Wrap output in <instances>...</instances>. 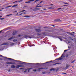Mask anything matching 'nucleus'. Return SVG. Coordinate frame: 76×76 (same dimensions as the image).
Masks as SVG:
<instances>
[{
  "label": "nucleus",
  "mask_w": 76,
  "mask_h": 76,
  "mask_svg": "<svg viewBox=\"0 0 76 76\" xmlns=\"http://www.w3.org/2000/svg\"><path fill=\"white\" fill-rule=\"evenodd\" d=\"M72 33H73V34H75V32H72Z\"/></svg>",
  "instance_id": "774afa93"
},
{
  "label": "nucleus",
  "mask_w": 76,
  "mask_h": 76,
  "mask_svg": "<svg viewBox=\"0 0 76 76\" xmlns=\"http://www.w3.org/2000/svg\"><path fill=\"white\" fill-rule=\"evenodd\" d=\"M68 6L67 5H64L63 6H63Z\"/></svg>",
  "instance_id": "13d9d810"
},
{
  "label": "nucleus",
  "mask_w": 76,
  "mask_h": 76,
  "mask_svg": "<svg viewBox=\"0 0 76 76\" xmlns=\"http://www.w3.org/2000/svg\"><path fill=\"white\" fill-rule=\"evenodd\" d=\"M2 31H3V30H1V31H0V34L1 33V32H2Z\"/></svg>",
  "instance_id": "4d7b16f0"
},
{
  "label": "nucleus",
  "mask_w": 76,
  "mask_h": 76,
  "mask_svg": "<svg viewBox=\"0 0 76 76\" xmlns=\"http://www.w3.org/2000/svg\"><path fill=\"white\" fill-rule=\"evenodd\" d=\"M17 2H18V1H15L14 2H13V3L14 4H16V3H17Z\"/></svg>",
  "instance_id": "a878e982"
},
{
  "label": "nucleus",
  "mask_w": 76,
  "mask_h": 76,
  "mask_svg": "<svg viewBox=\"0 0 76 76\" xmlns=\"http://www.w3.org/2000/svg\"><path fill=\"white\" fill-rule=\"evenodd\" d=\"M75 60H74L73 61H72L71 62V63H73L74 62H75Z\"/></svg>",
  "instance_id": "c9c22d12"
},
{
  "label": "nucleus",
  "mask_w": 76,
  "mask_h": 76,
  "mask_svg": "<svg viewBox=\"0 0 76 76\" xmlns=\"http://www.w3.org/2000/svg\"><path fill=\"white\" fill-rule=\"evenodd\" d=\"M42 73L43 74H45V72H42Z\"/></svg>",
  "instance_id": "37998d69"
},
{
  "label": "nucleus",
  "mask_w": 76,
  "mask_h": 76,
  "mask_svg": "<svg viewBox=\"0 0 76 76\" xmlns=\"http://www.w3.org/2000/svg\"><path fill=\"white\" fill-rule=\"evenodd\" d=\"M11 67L12 69H15V66L13 65H12L11 66Z\"/></svg>",
  "instance_id": "ddd939ff"
},
{
  "label": "nucleus",
  "mask_w": 76,
  "mask_h": 76,
  "mask_svg": "<svg viewBox=\"0 0 76 76\" xmlns=\"http://www.w3.org/2000/svg\"><path fill=\"white\" fill-rule=\"evenodd\" d=\"M42 7V6H39V7Z\"/></svg>",
  "instance_id": "052dcab7"
},
{
  "label": "nucleus",
  "mask_w": 76,
  "mask_h": 76,
  "mask_svg": "<svg viewBox=\"0 0 76 76\" xmlns=\"http://www.w3.org/2000/svg\"><path fill=\"white\" fill-rule=\"evenodd\" d=\"M18 5H18V4L14 5L13 6H12V7H16L17 6H18Z\"/></svg>",
  "instance_id": "dca6fc26"
},
{
  "label": "nucleus",
  "mask_w": 76,
  "mask_h": 76,
  "mask_svg": "<svg viewBox=\"0 0 76 76\" xmlns=\"http://www.w3.org/2000/svg\"><path fill=\"white\" fill-rule=\"evenodd\" d=\"M35 1V0H29L28 1V2H29V1Z\"/></svg>",
  "instance_id": "5701e85b"
},
{
  "label": "nucleus",
  "mask_w": 76,
  "mask_h": 76,
  "mask_svg": "<svg viewBox=\"0 0 76 76\" xmlns=\"http://www.w3.org/2000/svg\"><path fill=\"white\" fill-rule=\"evenodd\" d=\"M69 38L71 39L73 41V38H72L71 37H69Z\"/></svg>",
  "instance_id": "c85d7f7f"
},
{
  "label": "nucleus",
  "mask_w": 76,
  "mask_h": 76,
  "mask_svg": "<svg viewBox=\"0 0 76 76\" xmlns=\"http://www.w3.org/2000/svg\"><path fill=\"white\" fill-rule=\"evenodd\" d=\"M48 68H39L37 69V70H41V69H48Z\"/></svg>",
  "instance_id": "1a4fd4ad"
},
{
  "label": "nucleus",
  "mask_w": 76,
  "mask_h": 76,
  "mask_svg": "<svg viewBox=\"0 0 76 76\" xmlns=\"http://www.w3.org/2000/svg\"><path fill=\"white\" fill-rule=\"evenodd\" d=\"M36 7H39V6H37Z\"/></svg>",
  "instance_id": "680f3d73"
},
{
  "label": "nucleus",
  "mask_w": 76,
  "mask_h": 76,
  "mask_svg": "<svg viewBox=\"0 0 76 76\" xmlns=\"http://www.w3.org/2000/svg\"><path fill=\"white\" fill-rule=\"evenodd\" d=\"M12 15V14H11L10 15H8L7 16H10V15Z\"/></svg>",
  "instance_id": "603ef678"
},
{
  "label": "nucleus",
  "mask_w": 76,
  "mask_h": 76,
  "mask_svg": "<svg viewBox=\"0 0 76 76\" xmlns=\"http://www.w3.org/2000/svg\"><path fill=\"white\" fill-rule=\"evenodd\" d=\"M64 3V4H68V5H69V4L68 3H64V2H63Z\"/></svg>",
  "instance_id": "bb28decb"
},
{
  "label": "nucleus",
  "mask_w": 76,
  "mask_h": 76,
  "mask_svg": "<svg viewBox=\"0 0 76 76\" xmlns=\"http://www.w3.org/2000/svg\"><path fill=\"white\" fill-rule=\"evenodd\" d=\"M14 44H15V43H12L11 44V45H14Z\"/></svg>",
  "instance_id": "c756f323"
},
{
  "label": "nucleus",
  "mask_w": 76,
  "mask_h": 76,
  "mask_svg": "<svg viewBox=\"0 0 76 76\" xmlns=\"http://www.w3.org/2000/svg\"><path fill=\"white\" fill-rule=\"evenodd\" d=\"M25 70H26V71H27V70H28V69H26Z\"/></svg>",
  "instance_id": "0e129e2a"
},
{
  "label": "nucleus",
  "mask_w": 76,
  "mask_h": 76,
  "mask_svg": "<svg viewBox=\"0 0 76 76\" xmlns=\"http://www.w3.org/2000/svg\"><path fill=\"white\" fill-rule=\"evenodd\" d=\"M62 74H64V75H66V73H62Z\"/></svg>",
  "instance_id": "8fccbe9b"
},
{
  "label": "nucleus",
  "mask_w": 76,
  "mask_h": 76,
  "mask_svg": "<svg viewBox=\"0 0 76 76\" xmlns=\"http://www.w3.org/2000/svg\"><path fill=\"white\" fill-rule=\"evenodd\" d=\"M24 17V18H30V16H23Z\"/></svg>",
  "instance_id": "f3484780"
},
{
  "label": "nucleus",
  "mask_w": 76,
  "mask_h": 76,
  "mask_svg": "<svg viewBox=\"0 0 76 76\" xmlns=\"http://www.w3.org/2000/svg\"><path fill=\"white\" fill-rule=\"evenodd\" d=\"M39 1V0H37L35 1L34 2V3H36L37 1Z\"/></svg>",
  "instance_id": "4c0bfd02"
},
{
  "label": "nucleus",
  "mask_w": 76,
  "mask_h": 76,
  "mask_svg": "<svg viewBox=\"0 0 76 76\" xmlns=\"http://www.w3.org/2000/svg\"><path fill=\"white\" fill-rule=\"evenodd\" d=\"M18 37H20V35L19 34V35H18Z\"/></svg>",
  "instance_id": "6e6d98bb"
},
{
  "label": "nucleus",
  "mask_w": 76,
  "mask_h": 76,
  "mask_svg": "<svg viewBox=\"0 0 76 76\" xmlns=\"http://www.w3.org/2000/svg\"><path fill=\"white\" fill-rule=\"evenodd\" d=\"M70 34L71 35H72V36H73V37H75V35H74V34L71 33H70Z\"/></svg>",
  "instance_id": "b1692460"
},
{
  "label": "nucleus",
  "mask_w": 76,
  "mask_h": 76,
  "mask_svg": "<svg viewBox=\"0 0 76 76\" xmlns=\"http://www.w3.org/2000/svg\"><path fill=\"white\" fill-rule=\"evenodd\" d=\"M23 13H21L19 15V16H20V15H23Z\"/></svg>",
  "instance_id": "79ce46f5"
},
{
  "label": "nucleus",
  "mask_w": 76,
  "mask_h": 76,
  "mask_svg": "<svg viewBox=\"0 0 76 76\" xmlns=\"http://www.w3.org/2000/svg\"><path fill=\"white\" fill-rule=\"evenodd\" d=\"M50 6H54V4H51Z\"/></svg>",
  "instance_id": "bf43d9fd"
},
{
  "label": "nucleus",
  "mask_w": 76,
  "mask_h": 76,
  "mask_svg": "<svg viewBox=\"0 0 76 76\" xmlns=\"http://www.w3.org/2000/svg\"><path fill=\"white\" fill-rule=\"evenodd\" d=\"M19 67H20V65H17L15 66V68H16V69H19Z\"/></svg>",
  "instance_id": "9b49d317"
},
{
  "label": "nucleus",
  "mask_w": 76,
  "mask_h": 76,
  "mask_svg": "<svg viewBox=\"0 0 76 76\" xmlns=\"http://www.w3.org/2000/svg\"><path fill=\"white\" fill-rule=\"evenodd\" d=\"M33 72H35L37 71V69H33Z\"/></svg>",
  "instance_id": "cd10ccee"
},
{
  "label": "nucleus",
  "mask_w": 76,
  "mask_h": 76,
  "mask_svg": "<svg viewBox=\"0 0 76 76\" xmlns=\"http://www.w3.org/2000/svg\"><path fill=\"white\" fill-rule=\"evenodd\" d=\"M23 38H32V37L30 36H28L27 35H25L24 36Z\"/></svg>",
  "instance_id": "423d86ee"
},
{
  "label": "nucleus",
  "mask_w": 76,
  "mask_h": 76,
  "mask_svg": "<svg viewBox=\"0 0 76 76\" xmlns=\"http://www.w3.org/2000/svg\"><path fill=\"white\" fill-rule=\"evenodd\" d=\"M56 64H60V63H57L53 64V65H56Z\"/></svg>",
  "instance_id": "aec40b11"
},
{
  "label": "nucleus",
  "mask_w": 76,
  "mask_h": 76,
  "mask_svg": "<svg viewBox=\"0 0 76 76\" xmlns=\"http://www.w3.org/2000/svg\"><path fill=\"white\" fill-rule=\"evenodd\" d=\"M43 35H46V34H45V33H43Z\"/></svg>",
  "instance_id": "a19ab883"
},
{
  "label": "nucleus",
  "mask_w": 76,
  "mask_h": 76,
  "mask_svg": "<svg viewBox=\"0 0 76 76\" xmlns=\"http://www.w3.org/2000/svg\"><path fill=\"white\" fill-rule=\"evenodd\" d=\"M14 38H16V37H12L10 38H9L8 39V41H9V40H11L12 39H14Z\"/></svg>",
  "instance_id": "0eeeda50"
},
{
  "label": "nucleus",
  "mask_w": 76,
  "mask_h": 76,
  "mask_svg": "<svg viewBox=\"0 0 76 76\" xmlns=\"http://www.w3.org/2000/svg\"><path fill=\"white\" fill-rule=\"evenodd\" d=\"M69 49H68L67 50H66L64 51V52H66V51H68V50H69Z\"/></svg>",
  "instance_id": "7c9ffc66"
},
{
  "label": "nucleus",
  "mask_w": 76,
  "mask_h": 76,
  "mask_svg": "<svg viewBox=\"0 0 76 76\" xmlns=\"http://www.w3.org/2000/svg\"><path fill=\"white\" fill-rule=\"evenodd\" d=\"M59 39H60V41H62V39H61V38H60Z\"/></svg>",
  "instance_id": "3c124183"
},
{
  "label": "nucleus",
  "mask_w": 76,
  "mask_h": 76,
  "mask_svg": "<svg viewBox=\"0 0 76 76\" xmlns=\"http://www.w3.org/2000/svg\"><path fill=\"white\" fill-rule=\"evenodd\" d=\"M11 60H13L14 61H16V62H19V64H23V63H25V62H22L21 61H16L14 59H12Z\"/></svg>",
  "instance_id": "f257e3e1"
},
{
  "label": "nucleus",
  "mask_w": 76,
  "mask_h": 76,
  "mask_svg": "<svg viewBox=\"0 0 76 76\" xmlns=\"http://www.w3.org/2000/svg\"><path fill=\"white\" fill-rule=\"evenodd\" d=\"M54 21H55V22H61V20H60V19H56L55 20H54Z\"/></svg>",
  "instance_id": "39448f33"
},
{
  "label": "nucleus",
  "mask_w": 76,
  "mask_h": 76,
  "mask_svg": "<svg viewBox=\"0 0 76 76\" xmlns=\"http://www.w3.org/2000/svg\"><path fill=\"white\" fill-rule=\"evenodd\" d=\"M70 65H66V68H68L69 67H70Z\"/></svg>",
  "instance_id": "393cba45"
},
{
  "label": "nucleus",
  "mask_w": 76,
  "mask_h": 76,
  "mask_svg": "<svg viewBox=\"0 0 76 76\" xmlns=\"http://www.w3.org/2000/svg\"><path fill=\"white\" fill-rule=\"evenodd\" d=\"M20 70H22V69H23V68H20Z\"/></svg>",
  "instance_id": "5fc2aeb1"
},
{
  "label": "nucleus",
  "mask_w": 76,
  "mask_h": 76,
  "mask_svg": "<svg viewBox=\"0 0 76 76\" xmlns=\"http://www.w3.org/2000/svg\"><path fill=\"white\" fill-rule=\"evenodd\" d=\"M52 26H53V27H54L55 26L53 25Z\"/></svg>",
  "instance_id": "e2e57ef3"
},
{
  "label": "nucleus",
  "mask_w": 76,
  "mask_h": 76,
  "mask_svg": "<svg viewBox=\"0 0 76 76\" xmlns=\"http://www.w3.org/2000/svg\"><path fill=\"white\" fill-rule=\"evenodd\" d=\"M37 35H41V34H39V33H37Z\"/></svg>",
  "instance_id": "473e14b6"
},
{
  "label": "nucleus",
  "mask_w": 76,
  "mask_h": 76,
  "mask_svg": "<svg viewBox=\"0 0 76 76\" xmlns=\"http://www.w3.org/2000/svg\"><path fill=\"white\" fill-rule=\"evenodd\" d=\"M0 57H3L6 60H7V59H8V60H12V59L11 58H7V57H4V56L3 57V56L1 55H0Z\"/></svg>",
  "instance_id": "7ed1b4c3"
},
{
  "label": "nucleus",
  "mask_w": 76,
  "mask_h": 76,
  "mask_svg": "<svg viewBox=\"0 0 76 76\" xmlns=\"http://www.w3.org/2000/svg\"><path fill=\"white\" fill-rule=\"evenodd\" d=\"M48 9H53V8L51 7H50L48 8Z\"/></svg>",
  "instance_id": "72a5a7b5"
},
{
  "label": "nucleus",
  "mask_w": 76,
  "mask_h": 76,
  "mask_svg": "<svg viewBox=\"0 0 76 76\" xmlns=\"http://www.w3.org/2000/svg\"><path fill=\"white\" fill-rule=\"evenodd\" d=\"M18 41V40H17V39H15L13 40V41L14 42H15V41Z\"/></svg>",
  "instance_id": "a211bd4d"
},
{
  "label": "nucleus",
  "mask_w": 76,
  "mask_h": 76,
  "mask_svg": "<svg viewBox=\"0 0 76 76\" xmlns=\"http://www.w3.org/2000/svg\"><path fill=\"white\" fill-rule=\"evenodd\" d=\"M23 1L22 0H20L18 1V2H20V1Z\"/></svg>",
  "instance_id": "09e8293b"
},
{
  "label": "nucleus",
  "mask_w": 76,
  "mask_h": 76,
  "mask_svg": "<svg viewBox=\"0 0 76 76\" xmlns=\"http://www.w3.org/2000/svg\"><path fill=\"white\" fill-rule=\"evenodd\" d=\"M27 64H39V63H37V64H32V63H26Z\"/></svg>",
  "instance_id": "2eb2a0df"
},
{
  "label": "nucleus",
  "mask_w": 76,
  "mask_h": 76,
  "mask_svg": "<svg viewBox=\"0 0 76 76\" xmlns=\"http://www.w3.org/2000/svg\"><path fill=\"white\" fill-rule=\"evenodd\" d=\"M16 34H17V31H14L12 33V34L15 35H16Z\"/></svg>",
  "instance_id": "f8f14e48"
},
{
  "label": "nucleus",
  "mask_w": 76,
  "mask_h": 76,
  "mask_svg": "<svg viewBox=\"0 0 76 76\" xmlns=\"http://www.w3.org/2000/svg\"><path fill=\"white\" fill-rule=\"evenodd\" d=\"M43 10H47V9H43Z\"/></svg>",
  "instance_id": "338daca9"
},
{
  "label": "nucleus",
  "mask_w": 76,
  "mask_h": 76,
  "mask_svg": "<svg viewBox=\"0 0 76 76\" xmlns=\"http://www.w3.org/2000/svg\"><path fill=\"white\" fill-rule=\"evenodd\" d=\"M64 56V53L62 54V56L61 57L59 58L58 59H57L56 60H63V58L62 57H65V56Z\"/></svg>",
  "instance_id": "f03ea898"
},
{
  "label": "nucleus",
  "mask_w": 76,
  "mask_h": 76,
  "mask_svg": "<svg viewBox=\"0 0 76 76\" xmlns=\"http://www.w3.org/2000/svg\"><path fill=\"white\" fill-rule=\"evenodd\" d=\"M42 2H43V1H41V2L39 3V4H41V3H42Z\"/></svg>",
  "instance_id": "c03bdc74"
},
{
  "label": "nucleus",
  "mask_w": 76,
  "mask_h": 76,
  "mask_svg": "<svg viewBox=\"0 0 76 76\" xmlns=\"http://www.w3.org/2000/svg\"><path fill=\"white\" fill-rule=\"evenodd\" d=\"M68 56H69V55H68V54H66V57H68Z\"/></svg>",
  "instance_id": "f704fd0d"
},
{
  "label": "nucleus",
  "mask_w": 76,
  "mask_h": 76,
  "mask_svg": "<svg viewBox=\"0 0 76 76\" xmlns=\"http://www.w3.org/2000/svg\"><path fill=\"white\" fill-rule=\"evenodd\" d=\"M24 11H26V10H24L22 11H21L22 13L23 12H24Z\"/></svg>",
  "instance_id": "ea45409f"
},
{
  "label": "nucleus",
  "mask_w": 76,
  "mask_h": 76,
  "mask_svg": "<svg viewBox=\"0 0 76 76\" xmlns=\"http://www.w3.org/2000/svg\"><path fill=\"white\" fill-rule=\"evenodd\" d=\"M12 6H8L7 7H5V8H8L9 7H12Z\"/></svg>",
  "instance_id": "412c9836"
},
{
  "label": "nucleus",
  "mask_w": 76,
  "mask_h": 76,
  "mask_svg": "<svg viewBox=\"0 0 76 76\" xmlns=\"http://www.w3.org/2000/svg\"><path fill=\"white\" fill-rule=\"evenodd\" d=\"M9 45V43L8 42H6V43H4L2 44L1 45Z\"/></svg>",
  "instance_id": "6e6552de"
},
{
  "label": "nucleus",
  "mask_w": 76,
  "mask_h": 76,
  "mask_svg": "<svg viewBox=\"0 0 76 76\" xmlns=\"http://www.w3.org/2000/svg\"><path fill=\"white\" fill-rule=\"evenodd\" d=\"M33 69L32 68H28V73H29V72H30L29 71H30V70H31V69Z\"/></svg>",
  "instance_id": "4468645a"
},
{
  "label": "nucleus",
  "mask_w": 76,
  "mask_h": 76,
  "mask_svg": "<svg viewBox=\"0 0 76 76\" xmlns=\"http://www.w3.org/2000/svg\"><path fill=\"white\" fill-rule=\"evenodd\" d=\"M24 72H26V70L24 71Z\"/></svg>",
  "instance_id": "69168bd1"
},
{
  "label": "nucleus",
  "mask_w": 76,
  "mask_h": 76,
  "mask_svg": "<svg viewBox=\"0 0 76 76\" xmlns=\"http://www.w3.org/2000/svg\"><path fill=\"white\" fill-rule=\"evenodd\" d=\"M57 9H58V10H60L61 9V8H58Z\"/></svg>",
  "instance_id": "de8ad7c7"
},
{
  "label": "nucleus",
  "mask_w": 76,
  "mask_h": 76,
  "mask_svg": "<svg viewBox=\"0 0 76 76\" xmlns=\"http://www.w3.org/2000/svg\"><path fill=\"white\" fill-rule=\"evenodd\" d=\"M52 61H50V62H49V61L47 62H46V63H50V62H51Z\"/></svg>",
  "instance_id": "e433bc0d"
},
{
  "label": "nucleus",
  "mask_w": 76,
  "mask_h": 76,
  "mask_svg": "<svg viewBox=\"0 0 76 76\" xmlns=\"http://www.w3.org/2000/svg\"><path fill=\"white\" fill-rule=\"evenodd\" d=\"M53 70H54L53 68L51 69H50V71H53Z\"/></svg>",
  "instance_id": "2f4dec72"
},
{
  "label": "nucleus",
  "mask_w": 76,
  "mask_h": 76,
  "mask_svg": "<svg viewBox=\"0 0 76 76\" xmlns=\"http://www.w3.org/2000/svg\"><path fill=\"white\" fill-rule=\"evenodd\" d=\"M34 31H35L36 32H37L39 33V32H41L42 30L39 29H36L34 30Z\"/></svg>",
  "instance_id": "20e7f679"
},
{
  "label": "nucleus",
  "mask_w": 76,
  "mask_h": 76,
  "mask_svg": "<svg viewBox=\"0 0 76 76\" xmlns=\"http://www.w3.org/2000/svg\"><path fill=\"white\" fill-rule=\"evenodd\" d=\"M6 63L8 64H15V63H12V62H7Z\"/></svg>",
  "instance_id": "9d476101"
},
{
  "label": "nucleus",
  "mask_w": 76,
  "mask_h": 76,
  "mask_svg": "<svg viewBox=\"0 0 76 76\" xmlns=\"http://www.w3.org/2000/svg\"><path fill=\"white\" fill-rule=\"evenodd\" d=\"M8 72H10V69H9Z\"/></svg>",
  "instance_id": "a18cd8bd"
},
{
  "label": "nucleus",
  "mask_w": 76,
  "mask_h": 76,
  "mask_svg": "<svg viewBox=\"0 0 76 76\" xmlns=\"http://www.w3.org/2000/svg\"><path fill=\"white\" fill-rule=\"evenodd\" d=\"M5 29H6V30H8V28H7Z\"/></svg>",
  "instance_id": "864d4df0"
},
{
  "label": "nucleus",
  "mask_w": 76,
  "mask_h": 76,
  "mask_svg": "<svg viewBox=\"0 0 76 76\" xmlns=\"http://www.w3.org/2000/svg\"><path fill=\"white\" fill-rule=\"evenodd\" d=\"M23 67V65H20V67Z\"/></svg>",
  "instance_id": "4be33fe9"
},
{
  "label": "nucleus",
  "mask_w": 76,
  "mask_h": 76,
  "mask_svg": "<svg viewBox=\"0 0 76 76\" xmlns=\"http://www.w3.org/2000/svg\"><path fill=\"white\" fill-rule=\"evenodd\" d=\"M53 31H52V30H48V32H52Z\"/></svg>",
  "instance_id": "6ab92c4d"
},
{
  "label": "nucleus",
  "mask_w": 76,
  "mask_h": 76,
  "mask_svg": "<svg viewBox=\"0 0 76 76\" xmlns=\"http://www.w3.org/2000/svg\"><path fill=\"white\" fill-rule=\"evenodd\" d=\"M25 3H30V2H25Z\"/></svg>",
  "instance_id": "58836bf2"
},
{
  "label": "nucleus",
  "mask_w": 76,
  "mask_h": 76,
  "mask_svg": "<svg viewBox=\"0 0 76 76\" xmlns=\"http://www.w3.org/2000/svg\"><path fill=\"white\" fill-rule=\"evenodd\" d=\"M37 10H39V9H40L39 8H37Z\"/></svg>",
  "instance_id": "49530a36"
}]
</instances>
